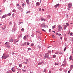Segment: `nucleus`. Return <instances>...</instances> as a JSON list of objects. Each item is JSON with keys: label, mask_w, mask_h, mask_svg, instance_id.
<instances>
[{"label": "nucleus", "mask_w": 73, "mask_h": 73, "mask_svg": "<svg viewBox=\"0 0 73 73\" xmlns=\"http://www.w3.org/2000/svg\"><path fill=\"white\" fill-rule=\"evenodd\" d=\"M40 26L41 28H46V26L45 25V24L44 23L40 25Z\"/></svg>", "instance_id": "f257e3e1"}, {"label": "nucleus", "mask_w": 73, "mask_h": 73, "mask_svg": "<svg viewBox=\"0 0 73 73\" xmlns=\"http://www.w3.org/2000/svg\"><path fill=\"white\" fill-rule=\"evenodd\" d=\"M9 42H6L5 43V46L6 47H7V48H10V47L9 46Z\"/></svg>", "instance_id": "f03ea898"}, {"label": "nucleus", "mask_w": 73, "mask_h": 73, "mask_svg": "<svg viewBox=\"0 0 73 73\" xmlns=\"http://www.w3.org/2000/svg\"><path fill=\"white\" fill-rule=\"evenodd\" d=\"M9 57V55H7L6 56H5L4 55H3V56L2 57V59H6L7 58H8Z\"/></svg>", "instance_id": "7ed1b4c3"}, {"label": "nucleus", "mask_w": 73, "mask_h": 73, "mask_svg": "<svg viewBox=\"0 0 73 73\" xmlns=\"http://www.w3.org/2000/svg\"><path fill=\"white\" fill-rule=\"evenodd\" d=\"M58 31H61L62 29V27L60 25H58Z\"/></svg>", "instance_id": "20e7f679"}, {"label": "nucleus", "mask_w": 73, "mask_h": 73, "mask_svg": "<svg viewBox=\"0 0 73 73\" xmlns=\"http://www.w3.org/2000/svg\"><path fill=\"white\" fill-rule=\"evenodd\" d=\"M45 57L46 58H49V54L47 53H46L45 55Z\"/></svg>", "instance_id": "39448f33"}, {"label": "nucleus", "mask_w": 73, "mask_h": 73, "mask_svg": "<svg viewBox=\"0 0 73 73\" xmlns=\"http://www.w3.org/2000/svg\"><path fill=\"white\" fill-rule=\"evenodd\" d=\"M71 6H72V3H69L68 4V8H71Z\"/></svg>", "instance_id": "423d86ee"}, {"label": "nucleus", "mask_w": 73, "mask_h": 73, "mask_svg": "<svg viewBox=\"0 0 73 73\" xmlns=\"http://www.w3.org/2000/svg\"><path fill=\"white\" fill-rule=\"evenodd\" d=\"M7 16H8V15H3V17H2V18H5V17H7Z\"/></svg>", "instance_id": "0eeeda50"}, {"label": "nucleus", "mask_w": 73, "mask_h": 73, "mask_svg": "<svg viewBox=\"0 0 73 73\" xmlns=\"http://www.w3.org/2000/svg\"><path fill=\"white\" fill-rule=\"evenodd\" d=\"M59 5H60V4H57L54 6V7L55 8H56L57 7H58V6H59Z\"/></svg>", "instance_id": "6e6552de"}, {"label": "nucleus", "mask_w": 73, "mask_h": 73, "mask_svg": "<svg viewBox=\"0 0 73 73\" xmlns=\"http://www.w3.org/2000/svg\"><path fill=\"white\" fill-rule=\"evenodd\" d=\"M27 45V42H25V43L22 44V46H24V45Z\"/></svg>", "instance_id": "1a4fd4ad"}, {"label": "nucleus", "mask_w": 73, "mask_h": 73, "mask_svg": "<svg viewBox=\"0 0 73 73\" xmlns=\"http://www.w3.org/2000/svg\"><path fill=\"white\" fill-rule=\"evenodd\" d=\"M11 70L13 72H15V70L14 68H12L11 69Z\"/></svg>", "instance_id": "9d476101"}, {"label": "nucleus", "mask_w": 73, "mask_h": 73, "mask_svg": "<svg viewBox=\"0 0 73 73\" xmlns=\"http://www.w3.org/2000/svg\"><path fill=\"white\" fill-rule=\"evenodd\" d=\"M73 65H71L70 67V69L71 70H72L73 69Z\"/></svg>", "instance_id": "9b49d317"}, {"label": "nucleus", "mask_w": 73, "mask_h": 73, "mask_svg": "<svg viewBox=\"0 0 73 73\" xmlns=\"http://www.w3.org/2000/svg\"><path fill=\"white\" fill-rule=\"evenodd\" d=\"M67 27V25H65L64 26V30H65L66 29V28Z\"/></svg>", "instance_id": "f8f14e48"}, {"label": "nucleus", "mask_w": 73, "mask_h": 73, "mask_svg": "<svg viewBox=\"0 0 73 73\" xmlns=\"http://www.w3.org/2000/svg\"><path fill=\"white\" fill-rule=\"evenodd\" d=\"M56 35H57L58 36H60V37H61V35L60 34H58V33H56Z\"/></svg>", "instance_id": "ddd939ff"}, {"label": "nucleus", "mask_w": 73, "mask_h": 73, "mask_svg": "<svg viewBox=\"0 0 73 73\" xmlns=\"http://www.w3.org/2000/svg\"><path fill=\"white\" fill-rule=\"evenodd\" d=\"M41 20H42L41 21H44V20L45 21V19H44L43 18H41Z\"/></svg>", "instance_id": "4468645a"}, {"label": "nucleus", "mask_w": 73, "mask_h": 73, "mask_svg": "<svg viewBox=\"0 0 73 73\" xmlns=\"http://www.w3.org/2000/svg\"><path fill=\"white\" fill-rule=\"evenodd\" d=\"M26 36L25 35L23 37V39L24 40H26L27 39V37H26Z\"/></svg>", "instance_id": "2eb2a0df"}, {"label": "nucleus", "mask_w": 73, "mask_h": 73, "mask_svg": "<svg viewBox=\"0 0 73 73\" xmlns=\"http://www.w3.org/2000/svg\"><path fill=\"white\" fill-rule=\"evenodd\" d=\"M42 62H39L38 63V65H42Z\"/></svg>", "instance_id": "dca6fc26"}, {"label": "nucleus", "mask_w": 73, "mask_h": 73, "mask_svg": "<svg viewBox=\"0 0 73 73\" xmlns=\"http://www.w3.org/2000/svg\"><path fill=\"white\" fill-rule=\"evenodd\" d=\"M36 4L37 5H40V2H37L36 3Z\"/></svg>", "instance_id": "f3484780"}, {"label": "nucleus", "mask_w": 73, "mask_h": 73, "mask_svg": "<svg viewBox=\"0 0 73 73\" xmlns=\"http://www.w3.org/2000/svg\"><path fill=\"white\" fill-rule=\"evenodd\" d=\"M21 31H22V32H24V28H23L22 29H21Z\"/></svg>", "instance_id": "a211bd4d"}, {"label": "nucleus", "mask_w": 73, "mask_h": 73, "mask_svg": "<svg viewBox=\"0 0 73 73\" xmlns=\"http://www.w3.org/2000/svg\"><path fill=\"white\" fill-rule=\"evenodd\" d=\"M55 54H57L58 53H59V52L57 51L56 52H55Z\"/></svg>", "instance_id": "6ab92c4d"}, {"label": "nucleus", "mask_w": 73, "mask_h": 73, "mask_svg": "<svg viewBox=\"0 0 73 73\" xmlns=\"http://www.w3.org/2000/svg\"><path fill=\"white\" fill-rule=\"evenodd\" d=\"M9 42H13V39H11L9 41Z\"/></svg>", "instance_id": "aec40b11"}, {"label": "nucleus", "mask_w": 73, "mask_h": 73, "mask_svg": "<svg viewBox=\"0 0 73 73\" xmlns=\"http://www.w3.org/2000/svg\"><path fill=\"white\" fill-rule=\"evenodd\" d=\"M52 38H56L55 36H54V35H52Z\"/></svg>", "instance_id": "412c9836"}, {"label": "nucleus", "mask_w": 73, "mask_h": 73, "mask_svg": "<svg viewBox=\"0 0 73 73\" xmlns=\"http://www.w3.org/2000/svg\"><path fill=\"white\" fill-rule=\"evenodd\" d=\"M26 2L27 3V4H29V0H27L26 1Z\"/></svg>", "instance_id": "4be33fe9"}, {"label": "nucleus", "mask_w": 73, "mask_h": 73, "mask_svg": "<svg viewBox=\"0 0 73 73\" xmlns=\"http://www.w3.org/2000/svg\"><path fill=\"white\" fill-rule=\"evenodd\" d=\"M19 66L20 67V68H21V67H22V64H20L19 65Z\"/></svg>", "instance_id": "5701e85b"}, {"label": "nucleus", "mask_w": 73, "mask_h": 73, "mask_svg": "<svg viewBox=\"0 0 73 73\" xmlns=\"http://www.w3.org/2000/svg\"><path fill=\"white\" fill-rule=\"evenodd\" d=\"M54 28H55V25L53 26L52 27V29H54Z\"/></svg>", "instance_id": "b1692460"}, {"label": "nucleus", "mask_w": 73, "mask_h": 73, "mask_svg": "<svg viewBox=\"0 0 73 73\" xmlns=\"http://www.w3.org/2000/svg\"><path fill=\"white\" fill-rule=\"evenodd\" d=\"M31 11H27V13H30Z\"/></svg>", "instance_id": "393cba45"}, {"label": "nucleus", "mask_w": 73, "mask_h": 73, "mask_svg": "<svg viewBox=\"0 0 73 73\" xmlns=\"http://www.w3.org/2000/svg\"><path fill=\"white\" fill-rule=\"evenodd\" d=\"M56 57V55H53V57H54V58H55Z\"/></svg>", "instance_id": "a878e982"}, {"label": "nucleus", "mask_w": 73, "mask_h": 73, "mask_svg": "<svg viewBox=\"0 0 73 73\" xmlns=\"http://www.w3.org/2000/svg\"><path fill=\"white\" fill-rule=\"evenodd\" d=\"M66 25H67V26H69V23H66Z\"/></svg>", "instance_id": "bb28decb"}, {"label": "nucleus", "mask_w": 73, "mask_h": 73, "mask_svg": "<svg viewBox=\"0 0 73 73\" xmlns=\"http://www.w3.org/2000/svg\"><path fill=\"white\" fill-rule=\"evenodd\" d=\"M16 10H15V9L13 10V12H16Z\"/></svg>", "instance_id": "cd10ccee"}, {"label": "nucleus", "mask_w": 73, "mask_h": 73, "mask_svg": "<svg viewBox=\"0 0 73 73\" xmlns=\"http://www.w3.org/2000/svg\"><path fill=\"white\" fill-rule=\"evenodd\" d=\"M22 70V71L24 72H26V70Z\"/></svg>", "instance_id": "c85d7f7f"}, {"label": "nucleus", "mask_w": 73, "mask_h": 73, "mask_svg": "<svg viewBox=\"0 0 73 73\" xmlns=\"http://www.w3.org/2000/svg\"><path fill=\"white\" fill-rule=\"evenodd\" d=\"M34 36L35 34H32V35H31V36H32V37H33Z\"/></svg>", "instance_id": "c756f323"}, {"label": "nucleus", "mask_w": 73, "mask_h": 73, "mask_svg": "<svg viewBox=\"0 0 73 73\" xmlns=\"http://www.w3.org/2000/svg\"><path fill=\"white\" fill-rule=\"evenodd\" d=\"M59 54H62V52H59Z\"/></svg>", "instance_id": "7c9ffc66"}, {"label": "nucleus", "mask_w": 73, "mask_h": 73, "mask_svg": "<svg viewBox=\"0 0 73 73\" xmlns=\"http://www.w3.org/2000/svg\"><path fill=\"white\" fill-rule=\"evenodd\" d=\"M24 5H25V4L24 3L22 4V7H24Z\"/></svg>", "instance_id": "2f4dec72"}, {"label": "nucleus", "mask_w": 73, "mask_h": 73, "mask_svg": "<svg viewBox=\"0 0 73 73\" xmlns=\"http://www.w3.org/2000/svg\"><path fill=\"white\" fill-rule=\"evenodd\" d=\"M31 48H28V50H31Z\"/></svg>", "instance_id": "473e14b6"}, {"label": "nucleus", "mask_w": 73, "mask_h": 73, "mask_svg": "<svg viewBox=\"0 0 73 73\" xmlns=\"http://www.w3.org/2000/svg\"><path fill=\"white\" fill-rule=\"evenodd\" d=\"M66 48L65 47L64 49V51H65V50H66Z\"/></svg>", "instance_id": "72a5a7b5"}, {"label": "nucleus", "mask_w": 73, "mask_h": 73, "mask_svg": "<svg viewBox=\"0 0 73 73\" xmlns=\"http://www.w3.org/2000/svg\"><path fill=\"white\" fill-rule=\"evenodd\" d=\"M70 41H73V38H71L70 39Z\"/></svg>", "instance_id": "f704fd0d"}, {"label": "nucleus", "mask_w": 73, "mask_h": 73, "mask_svg": "<svg viewBox=\"0 0 73 73\" xmlns=\"http://www.w3.org/2000/svg\"><path fill=\"white\" fill-rule=\"evenodd\" d=\"M48 52L50 53H52V52L50 50L48 51Z\"/></svg>", "instance_id": "c9c22d12"}, {"label": "nucleus", "mask_w": 73, "mask_h": 73, "mask_svg": "<svg viewBox=\"0 0 73 73\" xmlns=\"http://www.w3.org/2000/svg\"><path fill=\"white\" fill-rule=\"evenodd\" d=\"M19 40H17V41L15 42V43H16V42H19Z\"/></svg>", "instance_id": "e433bc0d"}, {"label": "nucleus", "mask_w": 73, "mask_h": 73, "mask_svg": "<svg viewBox=\"0 0 73 73\" xmlns=\"http://www.w3.org/2000/svg\"><path fill=\"white\" fill-rule=\"evenodd\" d=\"M42 31H44V32H46V31L45 30H44L43 29H42Z\"/></svg>", "instance_id": "4c0bfd02"}, {"label": "nucleus", "mask_w": 73, "mask_h": 73, "mask_svg": "<svg viewBox=\"0 0 73 73\" xmlns=\"http://www.w3.org/2000/svg\"><path fill=\"white\" fill-rule=\"evenodd\" d=\"M38 47L39 49H40V48H41V47H40V46H38Z\"/></svg>", "instance_id": "58836bf2"}, {"label": "nucleus", "mask_w": 73, "mask_h": 73, "mask_svg": "<svg viewBox=\"0 0 73 73\" xmlns=\"http://www.w3.org/2000/svg\"><path fill=\"white\" fill-rule=\"evenodd\" d=\"M70 71H71L70 70H69V71H68V73H70Z\"/></svg>", "instance_id": "ea45409f"}, {"label": "nucleus", "mask_w": 73, "mask_h": 73, "mask_svg": "<svg viewBox=\"0 0 73 73\" xmlns=\"http://www.w3.org/2000/svg\"><path fill=\"white\" fill-rule=\"evenodd\" d=\"M22 36H23V35L21 34V35H20V37H22Z\"/></svg>", "instance_id": "a19ab883"}, {"label": "nucleus", "mask_w": 73, "mask_h": 73, "mask_svg": "<svg viewBox=\"0 0 73 73\" xmlns=\"http://www.w3.org/2000/svg\"><path fill=\"white\" fill-rule=\"evenodd\" d=\"M72 58V56H70V60Z\"/></svg>", "instance_id": "79ce46f5"}, {"label": "nucleus", "mask_w": 73, "mask_h": 73, "mask_svg": "<svg viewBox=\"0 0 73 73\" xmlns=\"http://www.w3.org/2000/svg\"><path fill=\"white\" fill-rule=\"evenodd\" d=\"M33 45H34V44H33L31 45V46H33Z\"/></svg>", "instance_id": "37998d69"}, {"label": "nucleus", "mask_w": 73, "mask_h": 73, "mask_svg": "<svg viewBox=\"0 0 73 73\" xmlns=\"http://www.w3.org/2000/svg\"><path fill=\"white\" fill-rule=\"evenodd\" d=\"M72 54H73V49H72Z\"/></svg>", "instance_id": "c03bdc74"}, {"label": "nucleus", "mask_w": 73, "mask_h": 73, "mask_svg": "<svg viewBox=\"0 0 73 73\" xmlns=\"http://www.w3.org/2000/svg\"><path fill=\"white\" fill-rule=\"evenodd\" d=\"M62 66H65V64H62Z\"/></svg>", "instance_id": "a18cd8bd"}, {"label": "nucleus", "mask_w": 73, "mask_h": 73, "mask_svg": "<svg viewBox=\"0 0 73 73\" xmlns=\"http://www.w3.org/2000/svg\"><path fill=\"white\" fill-rule=\"evenodd\" d=\"M72 35H73V33H71L70 34V36H72Z\"/></svg>", "instance_id": "49530a36"}, {"label": "nucleus", "mask_w": 73, "mask_h": 73, "mask_svg": "<svg viewBox=\"0 0 73 73\" xmlns=\"http://www.w3.org/2000/svg\"><path fill=\"white\" fill-rule=\"evenodd\" d=\"M16 40L15 39V40H14V42L15 43V42H16Z\"/></svg>", "instance_id": "de8ad7c7"}, {"label": "nucleus", "mask_w": 73, "mask_h": 73, "mask_svg": "<svg viewBox=\"0 0 73 73\" xmlns=\"http://www.w3.org/2000/svg\"><path fill=\"white\" fill-rule=\"evenodd\" d=\"M12 54H13H13H15V53L14 52H13L12 53Z\"/></svg>", "instance_id": "09e8293b"}, {"label": "nucleus", "mask_w": 73, "mask_h": 73, "mask_svg": "<svg viewBox=\"0 0 73 73\" xmlns=\"http://www.w3.org/2000/svg\"><path fill=\"white\" fill-rule=\"evenodd\" d=\"M41 8H39V11H41Z\"/></svg>", "instance_id": "8fccbe9b"}, {"label": "nucleus", "mask_w": 73, "mask_h": 73, "mask_svg": "<svg viewBox=\"0 0 73 73\" xmlns=\"http://www.w3.org/2000/svg\"><path fill=\"white\" fill-rule=\"evenodd\" d=\"M27 45H29V42H28L27 43Z\"/></svg>", "instance_id": "3c124183"}, {"label": "nucleus", "mask_w": 73, "mask_h": 73, "mask_svg": "<svg viewBox=\"0 0 73 73\" xmlns=\"http://www.w3.org/2000/svg\"><path fill=\"white\" fill-rule=\"evenodd\" d=\"M20 7H21V6H19V7H18V9H20V8H19Z\"/></svg>", "instance_id": "603ef678"}, {"label": "nucleus", "mask_w": 73, "mask_h": 73, "mask_svg": "<svg viewBox=\"0 0 73 73\" xmlns=\"http://www.w3.org/2000/svg\"><path fill=\"white\" fill-rule=\"evenodd\" d=\"M8 15L9 16H11V14L10 13H9Z\"/></svg>", "instance_id": "864d4df0"}, {"label": "nucleus", "mask_w": 73, "mask_h": 73, "mask_svg": "<svg viewBox=\"0 0 73 73\" xmlns=\"http://www.w3.org/2000/svg\"><path fill=\"white\" fill-rule=\"evenodd\" d=\"M58 64L57 63H55V65H58Z\"/></svg>", "instance_id": "5fc2aeb1"}, {"label": "nucleus", "mask_w": 73, "mask_h": 73, "mask_svg": "<svg viewBox=\"0 0 73 73\" xmlns=\"http://www.w3.org/2000/svg\"><path fill=\"white\" fill-rule=\"evenodd\" d=\"M9 24H10V25H12V23L10 22L9 23Z\"/></svg>", "instance_id": "6e6d98bb"}, {"label": "nucleus", "mask_w": 73, "mask_h": 73, "mask_svg": "<svg viewBox=\"0 0 73 73\" xmlns=\"http://www.w3.org/2000/svg\"><path fill=\"white\" fill-rule=\"evenodd\" d=\"M2 29H3V30L5 29L3 27L2 28Z\"/></svg>", "instance_id": "4d7b16f0"}, {"label": "nucleus", "mask_w": 73, "mask_h": 73, "mask_svg": "<svg viewBox=\"0 0 73 73\" xmlns=\"http://www.w3.org/2000/svg\"><path fill=\"white\" fill-rule=\"evenodd\" d=\"M49 32H51V30L50 29H49Z\"/></svg>", "instance_id": "13d9d810"}, {"label": "nucleus", "mask_w": 73, "mask_h": 73, "mask_svg": "<svg viewBox=\"0 0 73 73\" xmlns=\"http://www.w3.org/2000/svg\"><path fill=\"white\" fill-rule=\"evenodd\" d=\"M26 61H27V62H28V59H26Z\"/></svg>", "instance_id": "bf43d9fd"}, {"label": "nucleus", "mask_w": 73, "mask_h": 73, "mask_svg": "<svg viewBox=\"0 0 73 73\" xmlns=\"http://www.w3.org/2000/svg\"><path fill=\"white\" fill-rule=\"evenodd\" d=\"M50 47H51V46H48V48H50Z\"/></svg>", "instance_id": "052dcab7"}, {"label": "nucleus", "mask_w": 73, "mask_h": 73, "mask_svg": "<svg viewBox=\"0 0 73 73\" xmlns=\"http://www.w3.org/2000/svg\"><path fill=\"white\" fill-rule=\"evenodd\" d=\"M42 11H44V9H42Z\"/></svg>", "instance_id": "680f3d73"}, {"label": "nucleus", "mask_w": 73, "mask_h": 73, "mask_svg": "<svg viewBox=\"0 0 73 73\" xmlns=\"http://www.w3.org/2000/svg\"><path fill=\"white\" fill-rule=\"evenodd\" d=\"M44 72H46V70H44Z\"/></svg>", "instance_id": "e2e57ef3"}, {"label": "nucleus", "mask_w": 73, "mask_h": 73, "mask_svg": "<svg viewBox=\"0 0 73 73\" xmlns=\"http://www.w3.org/2000/svg\"><path fill=\"white\" fill-rule=\"evenodd\" d=\"M70 60H72V61H73V59L72 58Z\"/></svg>", "instance_id": "0e129e2a"}, {"label": "nucleus", "mask_w": 73, "mask_h": 73, "mask_svg": "<svg viewBox=\"0 0 73 73\" xmlns=\"http://www.w3.org/2000/svg\"><path fill=\"white\" fill-rule=\"evenodd\" d=\"M48 73H51V71H49Z\"/></svg>", "instance_id": "69168bd1"}, {"label": "nucleus", "mask_w": 73, "mask_h": 73, "mask_svg": "<svg viewBox=\"0 0 73 73\" xmlns=\"http://www.w3.org/2000/svg\"><path fill=\"white\" fill-rule=\"evenodd\" d=\"M60 40H62V37H60Z\"/></svg>", "instance_id": "338daca9"}, {"label": "nucleus", "mask_w": 73, "mask_h": 73, "mask_svg": "<svg viewBox=\"0 0 73 73\" xmlns=\"http://www.w3.org/2000/svg\"><path fill=\"white\" fill-rule=\"evenodd\" d=\"M30 73H33V72H30Z\"/></svg>", "instance_id": "774afa93"}]
</instances>
